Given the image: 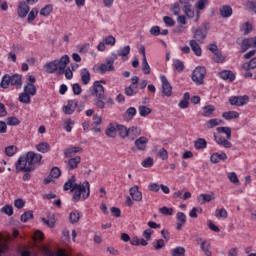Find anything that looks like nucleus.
Masks as SVG:
<instances>
[{"label":"nucleus","mask_w":256,"mask_h":256,"mask_svg":"<svg viewBox=\"0 0 256 256\" xmlns=\"http://www.w3.org/2000/svg\"><path fill=\"white\" fill-rule=\"evenodd\" d=\"M77 179L75 176H72L65 184H64V191H71L73 193L72 201L75 203H79L81 199L85 201L89 199L91 195V185L89 181H85L84 183H75Z\"/></svg>","instance_id":"f257e3e1"},{"label":"nucleus","mask_w":256,"mask_h":256,"mask_svg":"<svg viewBox=\"0 0 256 256\" xmlns=\"http://www.w3.org/2000/svg\"><path fill=\"white\" fill-rule=\"evenodd\" d=\"M43 155L30 151L26 154V157L20 156L15 162L16 173H31L35 171V165H39Z\"/></svg>","instance_id":"f03ea898"},{"label":"nucleus","mask_w":256,"mask_h":256,"mask_svg":"<svg viewBox=\"0 0 256 256\" xmlns=\"http://www.w3.org/2000/svg\"><path fill=\"white\" fill-rule=\"evenodd\" d=\"M67 65H69V56L64 55L60 59L47 62L44 65V69L49 75H53V73H56V75H63Z\"/></svg>","instance_id":"7ed1b4c3"},{"label":"nucleus","mask_w":256,"mask_h":256,"mask_svg":"<svg viewBox=\"0 0 256 256\" xmlns=\"http://www.w3.org/2000/svg\"><path fill=\"white\" fill-rule=\"evenodd\" d=\"M9 85L15 87V89H21L23 87V76L21 74L4 75L0 82V87L2 89H9Z\"/></svg>","instance_id":"20e7f679"},{"label":"nucleus","mask_w":256,"mask_h":256,"mask_svg":"<svg viewBox=\"0 0 256 256\" xmlns=\"http://www.w3.org/2000/svg\"><path fill=\"white\" fill-rule=\"evenodd\" d=\"M216 131L218 133H225L226 138L223 136H217L214 134V141L217 143V145H220V147H224V149H231L233 147V144L229 141L231 140V127H218L216 128Z\"/></svg>","instance_id":"39448f33"},{"label":"nucleus","mask_w":256,"mask_h":256,"mask_svg":"<svg viewBox=\"0 0 256 256\" xmlns=\"http://www.w3.org/2000/svg\"><path fill=\"white\" fill-rule=\"evenodd\" d=\"M115 61H117V54L112 53L110 57L106 58L104 63L98 66V72L101 75H105V73L115 71Z\"/></svg>","instance_id":"423d86ee"},{"label":"nucleus","mask_w":256,"mask_h":256,"mask_svg":"<svg viewBox=\"0 0 256 256\" xmlns=\"http://www.w3.org/2000/svg\"><path fill=\"white\" fill-rule=\"evenodd\" d=\"M206 75L207 69L203 66H197L192 72L191 79L195 85H203Z\"/></svg>","instance_id":"0eeeda50"},{"label":"nucleus","mask_w":256,"mask_h":256,"mask_svg":"<svg viewBox=\"0 0 256 256\" xmlns=\"http://www.w3.org/2000/svg\"><path fill=\"white\" fill-rule=\"evenodd\" d=\"M130 85L124 89L125 95L127 97H135L139 93V86L137 83H139V78L138 76H133L130 79Z\"/></svg>","instance_id":"6e6552de"},{"label":"nucleus","mask_w":256,"mask_h":256,"mask_svg":"<svg viewBox=\"0 0 256 256\" xmlns=\"http://www.w3.org/2000/svg\"><path fill=\"white\" fill-rule=\"evenodd\" d=\"M160 81L162 83V95L164 97H171V95H173V87L171 86V83H169L167 76L161 75Z\"/></svg>","instance_id":"1a4fd4ad"},{"label":"nucleus","mask_w":256,"mask_h":256,"mask_svg":"<svg viewBox=\"0 0 256 256\" xmlns=\"http://www.w3.org/2000/svg\"><path fill=\"white\" fill-rule=\"evenodd\" d=\"M229 103L236 107H243V105H247V103H249V96H232L229 98Z\"/></svg>","instance_id":"9d476101"},{"label":"nucleus","mask_w":256,"mask_h":256,"mask_svg":"<svg viewBox=\"0 0 256 256\" xmlns=\"http://www.w3.org/2000/svg\"><path fill=\"white\" fill-rule=\"evenodd\" d=\"M29 11H31V8L29 7V4L27 2L25 1L19 2L17 7V15L18 17H20V19H25Z\"/></svg>","instance_id":"9b49d317"},{"label":"nucleus","mask_w":256,"mask_h":256,"mask_svg":"<svg viewBox=\"0 0 256 256\" xmlns=\"http://www.w3.org/2000/svg\"><path fill=\"white\" fill-rule=\"evenodd\" d=\"M129 194L133 201L141 202L143 201V192L139 190V186L135 185L129 189Z\"/></svg>","instance_id":"f8f14e48"},{"label":"nucleus","mask_w":256,"mask_h":256,"mask_svg":"<svg viewBox=\"0 0 256 256\" xmlns=\"http://www.w3.org/2000/svg\"><path fill=\"white\" fill-rule=\"evenodd\" d=\"M196 243H200V249L204 251V255L212 256L213 253L211 252V244L207 242V240H203L202 238H197Z\"/></svg>","instance_id":"ddd939ff"},{"label":"nucleus","mask_w":256,"mask_h":256,"mask_svg":"<svg viewBox=\"0 0 256 256\" xmlns=\"http://www.w3.org/2000/svg\"><path fill=\"white\" fill-rule=\"evenodd\" d=\"M101 83H103V81H95L93 84L94 93L98 99L105 98V88L103 85H101Z\"/></svg>","instance_id":"4468645a"},{"label":"nucleus","mask_w":256,"mask_h":256,"mask_svg":"<svg viewBox=\"0 0 256 256\" xmlns=\"http://www.w3.org/2000/svg\"><path fill=\"white\" fill-rule=\"evenodd\" d=\"M206 37H207V29L197 28L194 31V34H193V39H195L194 41H196L198 43H203V41H205Z\"/></svg>","instance_id":"2eb2a0df"},{"label":"nucleus","mask_w":256,"mask_h":256,"mask_svg":"<svg viewBox=\"0 0 256 256\" xmlns=\"http://www.w3.org/2000/svg\"><path fill=\"white\" fill-rule=\"evenodd\" d=\"M77 105H79L77 100H68L67 105L63 107L65 115H73V113H75V109H77Z\"/></svg>","instance_id":"dca6fc26"},{"label":"nucleus","mask_w":256,"mask_h":256,"mask_svg":"<svg viewBox=\"0 0 256 256\" xmlns=\"http://www.w3.org/2000/svg\"><path fill=\"white\" fill-rule=\"evenodd\" d=\"M69 159L66 161L68 171H73L79 167V163H81V156L76 157H68Z\"/></svg>","instance_id":"f3484780"},{"label":"nucleus","mask_w":256,"mask_h":256,"mask_svg":"<svg viewBox=\"0 0 256 256\" xmlns=\"http://www.w3.org/2000/svg\"><path fill=\"white\" fill-rule=\"evenodd\" d=\"M42 254L44 256H69L65 250H58L57 252H53L49 247L43 246L42 247Z\"/></svg>","instance_id":"a211bd4d"},{"label":"nucleus","mask_w":256,"mask_h":256,"mask_svg":"<svg viewBox=\"0 0 256 256\" xmlns=\"http://www.w3.org/2000/svg\"><path fill=\"white\" fill-rule=\"evenodd\" d=\"M147 143H149V139L141 136L135 140L134 145L138 151H145L147 149Z\"/></svg>","instance_id":"6ab92c4d"},{"label":"nucleus","mask_w":256,"mask_h":256,"mask_svg":"<svg viewBox=\"0 0 256 256\" xmlns=\"http://www.w3.org/2000/svg\"><path fill=\"white\" fill-rule=\"evenodd\" d=\"M218 77L224 81H230V83H233V81L236 79L235 73H233L231 70H222L218 73Z\"/></svg>","instance_id":"aec40b11"},{"label":"nucleus","mask_w":256,"mask_h":256,"mask_svg":"<svg viewBox=\"0 0 256 256\" xmlns=\"http://www.w3.org/2000/svg\"><path fill=\"white\" fill-rule=\"evenodd\" d=\"M80 77L83 85H89L91 82V72H89V69L82 68L80 71Z\"/></svg>","instance_id":"412c9836"},{"label":"nucleus","mask_w":256,"mask_h":256,"mask_svg":"<svg viewBox=\"0 0 256 256\" xmlns=\"http://www.w3.org/2000/svg\"><path fill=\"white\" fill-rule=\"evenodd\" d=\"M219 13L223 19H229L233 15V8L229 5H224L220 7Z\"/></svg>","instance_id":"4be33fe9"},{"label":"nucleus","mask_w":256,"mask_h":256,"mask_svg":"<svg viewBox=\"0 0 256 256\" xmlns=\"http://www.w3.org/2000/svg\"><path fill=\"white\" fill-rule=\"evenodd\" d=\"M139 135H141V128L137 126H132L128 128V137L129 139H131V141H135V139H137Z\"/></svg>","instance_id":"5701e85b"},{"label":"nucleus","mask_w":256,"mask_h":256,"mask_svg":"<svg viewBox=\"0 0 256 256\" xmlns=\"http://www.w3.org/2000/svg\"><path fill=\"white\" fill-rule=\"evenodd\" d=\"M131 53V46H124L117 51V58L122 57V61H127L129 59L128 55Z\"/></svg>","instance_id":"b1692460"},{"label":"nucleus","mask_w":256,"mask_h":256,"mask_svg":"<svg viewBox=\"0 0 256 256\" xmlns=\"http://www.w3.org/2000/svg\"><path fill=\"white\" fill-rule=\"evenodd\" d=\"M211 163H219L220 161H227V154L222 153H214L210 157Z\"/></svg>","instance_id":"393cba45"},{"label":"nucleus","mask_w":256,"mask_h":256,"mask_svg":"<svg viewBox=\"0 0 256 256\" xmlns=\"http://www.w3.org/2000/svg\"><path fill=\"white\" fill-rule=\"evenodd\" d=\"M83 151V148L79 146H70L64 151L65 157H72L75 155V153H81Z\"/></svg>","instance_id":"a878e982"},{"label":"nucleus","mask_w":256,"mask_h":256,"mask_svg":"<svg viewBox=\"0 0 256 256\" xmlns=\"http://www.w3.org/2000/svg\"><path fill=\"white\" fill-rule=\"evenodd\" d=\"M189 45L193 53L196 55V57H201L202 50H201V46H199V43H197V40H190Z\"/></svg>","instance_id":"bb28decb"},{"label":"nucleus","mask_w":256,"mask_h":256,"mask_svg":"<svg viewBox=\"0 0 256 256\" xmlns=\"http://www.w3.org/2000/svg\"><path fill=\"white\" fill-rule=\"evenodd\" d=\"M137 115V109L135 107H130L124 113L125 121H132L133 117Z\"/></svg>","instance_id":"cd10ccee"},{"label":"nucleus","mask_w":256,"mask_h":256,"mask_svg":"<svg viewBox=\"0 0 256 256\" xmlns=\"http://www.w3.org/2000/svg\"><path fill=\"white\" fill-rule=\"evenodd\" d=\"M24 93H27L31 97H35V95H37V86H35V84H26L24 86Z\"/></svg>","instance_id":"c85d7f7f"},{"label":"nucleus","mask_w":256,"mask_h":256,"mask_svg":"<svg viewBox=\"0 0 256 256\" xmlns=\"http://www.w3.org/2000/svg\"><path fill=\"white\" fill-rule=\"evenodd\" d=\"M213 196L211 194H200L197 198L198 203L200 205H205V203H211L213 201Z\"/></svg>","instance_id":"c756f323"},{"label":"nucleus","mask_w":256,"mask_h":256,"mask_svg":"<svg viewBox=\"0 0 256 256\" xmlns=\"http://www.w3.org/2000/svg\"><path fill=\"white\" fill-rule=\"evenodd\" d=\"M223 119L226 121H231L233 119H239V112L237 111H227L222 114Z\"/></svg>","instance_id":"7c9ffc66"},{"label":"nucleus","mask_w":256,"mask_h":256,"mask_svg":"<svg viewBox=\"0 0 256 256\" xmlns=\"http://www.w3.org/2000/svg\"><path fill=\"white\" fill-rule=\"evenodd\" d=\"M36 149L39 153H49L51 151V145L47 142H41L36 145Z\"/></svg>","instance_id":"2f4dec72"},{"label":"nucleus","mask_w":256,"mask_h":256,"mask_svg":"<svg viewBox=\"0 0 256 256\" xmlns=\"http://www.w3.org/2000/svg\"><path fill=\"white\" fill-rule=\"evenodd\" d=\"M194 147L197 151L207 149V140L204 138H198L196 141H194Z\"/></svg>","instance_id":"473e14b6"},{"label":"nucleus","mask_w":256,"mask_h":256,"mask_svg":"<svg viewBox=\"0 0 256 256\" xmlns=\"http://www.w3.org/2000/svg\"><path fill=\"white\" fill-rule=\"evenodd\" d=\"M116 129L121 137V139H127L129 137V128L123 126V125H117Z\"/></svg>","instance_id":"72a5a7b5"},{"label":"nucleus","mask_w":256,"mask_h":256,"mask_svg":"<svg viewBox=\"0 0 256 256\" xmlns=\"http://www.w3.org/2000/svg\"><path fill=\"white\" fill-rule=\"evenodd\" d=\"M202 115L203 117H211V115H213V113H215V106L213 105H206L202 108Z\"/></svg>","instance_id":"f704fd0d"},{"label":"nucleus","mask_w":256,"mask_h":256,"mask_svg":"<svg viewBox=\"0 0 256 256\" xmlns=\"http://www.w3.org/2000/svg\"><path fill=\"white\" fill-rule=\"evenodd\" d=\"M240 47H241L243 53H245V51H247V49H251V47H253V43L251 42V38L242 39V42L240 43Z\"/></svg>","instance_id":"c9c22d12"},{"label":"nucleus","mask_w":256,"mask_h":256,"mask_svg":"<svg viewBox=\"0 0 256 256\" xmlns=\"http://www.w3.org/2000/svg\"><path fill=\"white\" fill-rule=\"evenodd\" d=\"M185 247H181V246H178L176 248H172L170 250V255L171 256H185Z\"/></svg>","instance_id":"e433bc0d"},{"label":"nucleus","mask_w":256,"mask_h":256,"mask_svg":"<svg viewBox=\"0 0 256 256\" xmlns=\"http://www.w3.org/2000/svg\"><path fill=\"white\" fill-rule=\"evenodd\" d=\"M17 151H19V148H17V146L10 145L5 148L4 153L7 157H13L17 153Z\"/></svg>","instance_id":"4c0bfd02"},{"label":"nucleus","mask_w":256,"mask_h":256,"mask_svg":"<svg viewBox=\"0 0 256 256\" xmlns=\"http://www.w3.org/2000/svg\"><path fill=\"white\" fill-rule=\"evenodd\" d=\"M18 100L20 103H24L25 105H29L31 103V95L28 94L27 92H22L19 94Z\"/></svg>","instance_id":"58836bf2"},{"label":"nucleus","mask_w":256,"mask_h":256,"mask_svg":"<svg viewBox=\"0 0 256 256\" xmlns=\"http://www.w3.org/2000/svg\"><path fill=\"white\" fill-rule=\"evenodd\" d=\"M221 123H222L221 119L213 118L206 122V127L207 129H213L214 127L221 125Z\"/></svg>","instance_id":"ea45409f"},{"label":"nucleus","mask_w":256,"mask_h":256,"mask_svg":"<svg viewBox=\"0 0 256 256\" xmlns=\"http://www.w3.org/2000/svg\"><path fill=\"white\" fill-rule=\"evenodd\" d=\"M73 125H75V120L69 118L64 121L63 129H65L67 133H71V131H73Z\"/></svg>","instance_id":"a19ab883"},{"label":"nucleus","mask_w":256,"mask_h":256,"mask_svg":"<svg viewBox=\"0 0 256 256\" xmlns=\"http://www.w3.org/2000/svg\"><path fill=\"white\" fill-rule=\"evenodd\" d=\"M242 69H245V71L256 69V57L252 58L248 63L243 64Z\"/></svg>","instance_id":"79ce46f5"},{"label":"nucleus","mask_w":256,"mask_h":256,"mask_svg":"<svg viewBox=\"0 0 256 256\" xmlns=\"http://www.w3.org/2000/svg\"><path fill=\"white\" fill-rule=\"evenodd\" d=\"M37 15H39V9L32 8V10L30 12H28L27 22L33 23V21H35Z\"/></svg>","instance_id":"37998d69"},{"label":"nucleus","mask_w":256,"mask_h":256,"mask_svg":"<svg viewBox=\"0 0 256 256\" xmlns=\"http://www.w3.org/2000/svg\"><path fill=\"white\" fill-rule=\"evenodd\" d=\"M142 72L144 73V75L151 74V66H149V63L147 62V57L145 56L142 60Z\"/></svg>","instance_id":"c03bdc74"},{"label":"nucleus","mask_w":256,"mask_h":256,"mask_svg":"<svg viewBox=\"0 0 256 256\" xmlns=\"http://www.w3.org/2000/svg\"><path fill=\"white\" fill-rule=\"evenodd\" d=\"M52 11H53V5L48 4L40 10V15H42V17H49Z\"/></svg>","instance_id":"a18cd8bd"},{"label":"nucleus","mask_w":256,"mask_h":256,"mask_svg":"<svg viewBox=\"0 0 256 256\" xmlns=\"http://www.w3.org/2000/svg\"><path fill=\"white\" fill-rule=\"evenodd\" d=\"M154 249L156 251H160V249H165V240L163 239H156L153 243H152Z\"/></svg>","instance_id":"49530a36"},{"label":"nucleus","mask_w":256,"mask_h":256,"mask_svg":"<svg viewBox=\"0 0 256 256\" xmlns=\"http://www.w3.org/2000/svg\"><path fill=\"white\" fill-rule=\"evenodd\" d=\"M107 137L115 138L117 137V127H114L113 124H110V126L105 131Z\"/></svg>","instance_id":"de8ad7c7"},{"label":"nucleus","mask_w":256,"mask_h":256,"mask_svg":"<svg viewBox=\"0 0 256 256\" xmlns=\"http://www.w3.org/2000/svg\"><path fill=\"white\" fill-rule=\"evenodd\" d=\"M213 61L215 63H225V56L221 53V50H218V52L214 53Z\"/></svg>","instance_id":"09e8293b"},{"label":"nucleus","mask_w":256,"mask_h":256,"mask_svg":"<svg viewBox=\"0 0 256 256\" xmlns=\"http://www.w3.org/2000/svg\"><path fill=\"white\" fill-rule=\"evenodd\" d=\"M138 111L141 117H147V115H151L152 110L147 106H139Z\"/></svg>","instance_id":"8fccbe9b"},{"label":"nucleus","mask_w":256,"mask_h":256,"mask_svg":"<svg viewBox=\"0 0 256 256\" xmlns=\"http://www.w3.org/2000/svg\"><path fill=\"white\" fill-rule=\"evenodd\" d=\"M227 210L225 208L216 209L215 211V217L217 219H227Z\"/></svg>","instance_id":"3c124183"},{"label":"nucleus","mask_w":256,"mask_h":256,"mask_svg":"<svg viewBox=\"0 0 256 256\" xmlns=\"http://www.w3.org/2000/svg\"><path fill=\"white\" fill-rule=\"evenodd\" d=\"M241 30L243 31L244 35H249L253 31V25L250 22H245L242 24Z\"/></svg>","instance_id":"603ef678"},{"label":"nucleus","mask_w":256,"mask_h":256,"mask_svg":"<svg viewBox=\"0 0 256 256\" xmlns=\"http://www.w3.org/2000/svg\"><path fill=\"white\" fill-rule=\"evenodd\" d=\"M49 177H51V179H59V177H61V169H59V167H53L50 171Z\"/></svg>","instance_id":"864d4df0"},{"label":"nucleus","mask_w":256,"mask_h":256,"mask_svg":"<svg viewBox=\"0 0 256 256\" xmlns=\"http://www.w3.org/2000/svg\"><path fill=\"white\" fill-rule=\"evenodd\" d=\"M173 67L179 73H181V71L185 70V64H183V61H181V60H175L173 63Z\"/></svg>","instance_id":"5fc2aeb1"},{"label":"nucleus","mask_w":256,"mask_h":256,"mask_svg":"<svg viewBox=\"0 0 256 256\" xmlns=\"http://www.w3.org/2000/svg\"><path fill=\"white\" fill-rule=\"evenodd\" d=\"M183 9L186 17H188L189 19H193V17H195V10L192 8V6H187Z\"/></svg>","instance_id":"6e6d98bb"},{"label":"nucleus","mask_w":256,"mask_h":256,"mask_svg":"<svg viewBox=\"0 0 256 256\" xmlns=\"http://www.w3.org/2000/svg\"><path fill=\"white\" fill-rule=\"evenodd\" d=\"M21 123V120L18 119L17 117L15 116H12V117H8L7 118V125H10V126H17Z\"/></svg>","instance_id":"4d7b16f0"},{"label":"nucleus","mask_w":256,"mask_h":256,"mask_svg":"<svg viewBox=\"0 0 256 256\" xmlns=\"http://www.w3.org/2000/svg\"><path fill=\"white\" fill-rule=\"evenodd\" d=\"M42 223H44V225H47L48 227H50L51 229H53V227H55V223H56V220L54 217L52 218H42Z\"/></svg>","instance_id":"13d9d810"},{"label":"nucleus","mask_w":256,"mask_h":256,"mask_svg":"<svg viewBox=\"0 0 256 256\" xmlns=\"http://www.w3.org/2000/svg\"><path fill=\"white\" fill-rule=\"evenodd\" d=\"M80 215L79 212L75 211V212H71L70 213V223L75 224V223H79V219H80Z\"/></svg>","instance_id":"bf43d9fd"},{"label":"nucleus","mask_w":256,"mask_h":256,"mask_svg":"<svg viewBox=\"0 0 256 256\" xmlns=\"http://www.w3.org/2000/svg\"><path fill=\"white\" fill-rule=\"evenodd\" d=\"M148 189L150 191H152L153 193H159V191L161 190V185H159L158 183L153 182V183H150L148 185Z\"/></svg>","instance_id":"052dcab7"},{"label":"nucleus","mask_w":256,"mask_h":256,"mask_svg":"<svg viewBox=\"0 0 256 256\" xmlns=\"http://www.w3.org/2000/svg\"><path fill=\"white\" fill-rule=\"evenodd\" d=\"M29 219H33V212L28 211L21 215V221L22 223H27Z\"/></svg>","instance_id":"680f3d73"},{"label":"nucleus","mask_w":256,"mask_h":256,"mask_svg":"<svg viewBox=\"0 0 256 256\" xmlns=\"http://www.w3.org/2000/svg\"><path fill=\"white\" fill-rule=\"evenodd\" d=\"M72 91L74 95H81V93H83V89L81 88V85L79 83H75L72 85Z\"/></svg>","instance_id":"e2e57ef3"},{"label":"nucleus","mask_w":256,"mask_h":256,"mask_svg":"<svg viewBox=\"0 0 256 256\" xmlns=\"http://www.w3.org/2000/svg\"><path fill=\"white\" fill-rule=\"evenodd\" d=\"M158 157H160V159L163 161H167V159H169V153L165 150V148H162L158 152Z\"/></svg>","instance_id":"0e129e2a"},{"label":"nucleus","mask_w":256,"mask_h":256,"mask_svg":"<svg viewBox=\"0 0 256 256\" xmlns=\"http://www.w3.org/2000/svg\"><path fill=\"white\" fill-rule=\"evenodd\" d=\"M228 179L231 183H234V184L239 183V177H237V173L235 172L228 173Z\"/></svg>","instance_id":"69168bd1"},{"label":"nucleus","mask_w":256,"mask_h":256,"mask_svg":"<svg viewBox=\"0 0 256 256\" xmlns=\"http://www.w3.org/2000/svg\"><path fill=\"white\" fill-rule=\"evenodd\" d=\"M103 42L106 45H110V47H113V45H115V43H116V40H115V37L108 36V37L103 38Z\"/></svg>","instance_id":"338daca9"},{"label":"nucleus","mask_w":256,"mask_h":256,"mask_svg":"<svg viewBox=\"0 0 256 256\" xmlns=\"http://www.w3.org/2000/svg\"><path fill=\"white\" fill-rule=\"evenodd\" d=\"M163 22L165 23V25L167 27H173L175 25V20H173L171 17L169 16H164L163 17Z\"/></svg>","instance_id":"774afa93"}]
</instances>
